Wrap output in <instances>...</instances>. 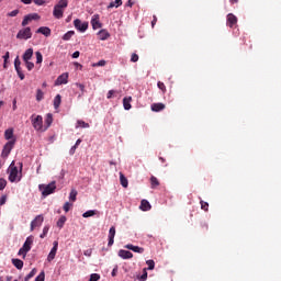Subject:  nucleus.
I'll list each match as a JSON object with an SVG mask.
<instances>
[{
  "mask_svg": "<svg viewBox=\"0 0 281 281\" xmlns=\"http://www.w3.org/2000/svg\"><path fill=\"white\" fill-rule=\"evenodd\" d=\"M9 181L11 183H19L23 178V162H20V168L14 165V161L11 162L8 169Z\"/></svg>",
  "mask_w": 281,
  "mask_h": 281,
  "instance_id": "f257e3e1",
  "label": "nucleus"
},
{
  "mask_svg": "<svg viewBox=\"0 0 281 281\" xmlns=\"http://www.w3.org/2000/svg\"><path fill=\"white\" fill-rule=\"evenodd\" d=\"M69 5L68 0H59L57 4H55L53 10V16L55 19H63L65 14V9Z\"/></svg>",
  "mask_w": 281,
  "mask_h": 281,
  "instance_id": "f03ea898",
  "label": "nucleus"
},
{
  "mask_svg": "<svg viewBox=\"0 0 281 281\" xmlns=\"http://www.w3.org/2000/svg\"><path fill=\"white\" fill-rule=\"evenodd\" d=\"M38 190L42 192L44 198L49 196V194H54L56 192V181H52L48 184H40Z\"/></svg>",
  "mask_w": 281,
  "mask_h": 281,
  "instance_id": "7ed1b4c3",
  "label": "nucleus"
},
{
  "mask_svg": "<svg viewBox=\"0 0 281 281\" xmlns=\"http://www.w3.org/2000/svg\"><path fill=\"white\" fill-rule=\"evenodd\" d=\"M34 243V237L33 236H29L25 240V243L23 244L22 248H20L19 250V256H23V258H25V256H27V252L32 249V245Z\"/></svg>",
  "mask_w": 281,
  "mask_h": 281,
  "instance_id": "20e7f679",
  "label": "nucleus"
},
{
  "mask_svg": "<svg viewBox=\"0 0 281 281\" xmlns=\"http://www.w3.org/2000/svg\"><path fill=\"white\" fill-rule=\"evenodd\" d=\"M31 122L35 131H43V116L33 114L31 116Z\"/></svg>",
  "mask_w": 281,
  "mask_h": 281,
  "instance_id": "39448f33",
  "label": "nucleus"
},
{
  "mask_svg": "<svg viewBox=\"0 0 281 281\" xmlns=\"http://www.w3.org/2000/svg\"><path fill=\"white\" fill-rule=\"evenodd\" d=\"M16 38L20 41H27L29 38H32V29L24 27L20 30L16 34Z\"/></svg>",
  "mask_w": 281,
  "mask_h": 281,
  "instance_id": "423d86ee",
  "label": "nucleus"
},
{
  "mask_svg": "<svg viewBox=\"0 0 281 281\" xmlns=\"http://www.w3.org/2000/svg\"><path fill=\"white\" fill-rule=\"evenodd\" d=\"M14 144H16V139L9 140L2 150L1 157L5 158L10 153H12V148H14Z\"/></svg>",
  "mask_w": 281,
  "mask_h": 281,
  "instance_id": "0eeeda50",
  "label": "nucleus"
},
{
  "mask_svg": "<svg viewBox=\"0 0 281 281\" xmlns=\"http://www.w3.org/2000/svg\"><path fill=\"white\" fill-rule=\"evenodd\" d=\"M44 221H45V217L43 215L35 216V218L31 222V232H34L36 227H41Z\"/></svg>",
  "mask_w": 281,
  "mask_h": 281,
  "instance_id": "6e6552de",
  "label": "nucleus"
},
{
  "mask_svg": "<svg viewBox=\"0 0 281 281\" xmlns=\"http://www.w3.org/2000/svg\"><path fill=\"white\" fill-rule=\"evenodd\" d=\"M74 25H75L76 30H78L79 32H87V30L89 29V23L81 22L79 19H76L74 21Z\"/></svg>",
  "mask_w": 281,
  "mask_h": 281,
  "instance_id": "1a4fd4ad",
  "label": "nucleus"
},
{
  "mask_svg": "<svg viewBox=\"0 0 281 281\" xmlns=\"http://www.w3.org/2000/svg\"><path fill=\"white\" fill-rule=\"evenodd\" d=\"M69 82V74H61L55 81V87H60V85H67Z\"/></svg>",
  "mask_w": 281,
  "mask_h": 281,
  "instance_id": "9d476101",
  "label": "nucleus"
},
{
  "mask_svg": "<svg viewBox=\"0 0 281 281\" xmlns=\"http://www.w3.org/2000/svg\"><path fill=\"white\" fill-rule=\"evenodd\" d=\"M58 251V241L53 243V248L50 249L48 256H47V262H52L54 258H56V254Z\"/></svg>",
  "mask_w": 281,
  "mask_h": 281,
  "instance_id": "9b49d317",
  "label": "nucleus"
},
{
  "mask_svg": "<svg viewBox=\"0 0 281 281\" xmlns=\"http://www.w3.org/2000/svg\"><path fill=\"white\" fill-rule=\"evenodd\" d=\"M91 25L93 30H100V27H102V22H100V14L92 15Z\"/></svg>",
  "mask_w": 281,
  "mask_h": 281,
  "instance_id": "f8f14e48",
  "label": "nucleus"
},
{
  "mask_svg": "<svg viewBox=\"0 0 281 281\" xmlns=\"http://www.w3.org/2000/svg\"><path fill=\"white\" fill-rule=\"evenodd\" d=\"M119 256L123 260H131V258H133V252H131L128 250L121 249V250H119Z\"/></svg>",
  "mask_w": 281,
  "mask_h": 281,
  "instance_id": "ddd939ff",
  "label": "nucleus"
},
{
  "mask_svg": "<svg viewBox=\"0 0 281 281\" xmlns=\"http://www.w3.org/2000/svg\"><path fill=\"white\" fill-rule=\"evenodd\" d=\"M125 249H130V251H134L135 254H144V248L139 246H133V244L125 245Z\"/></svg>",
  "mask_w": 281,
  "mask_h": 281,
  "instance_id": "4468645a",
  "label": "nucleus"
},
{
  "mask_svg": "<svg viewBox=\"0 0 281 281\" xmlns=\"http://www.w3.org/2000/svg\"><path fill=\"white\" fill-rule=\"evenodd\" d=\"M114 238H115V226H112L109 231V243H108L109 247L113 246V243H115Z\"/></svg>",
  "mask_w": 281,
  "mask_h": 281,
  "instance_id": "2eb2a0df",
  "label": "nucleus"
},
{
  "mask_svg": "<svg viewBox=\"0 0 281 281\" xmlns=\"http://www.w3.org/2000/svg\"><path fill=\"white\" fill-rule=\"evenodd\" d=\"M37 34H43V36H52V30L47 26H41L36 31Z\"/></svg>",
  "mask_w": 281,
  "mask_h": 281,
  "instance_id": "dca6fc26",
  "label": "nucleus"
},
{
  "mask_svg": "<svg viewBox=\"0 0 281 281\" xmlns=\"http://www.w3.org/2000/svg\"><path fill=\"white\" fill-rule=\"evenodd\" d=\"M98 36L100 41H106L111 36V34L105 29H102L98 32Z\"/></svg>",
  "mask_w": 281,
  "mask_h": 281,
  "instance_id": "f3484780",
  "label": "nucleus"
},
{
  "mask_svg": "<svg viewBox=\"0 0 281 281\" xmlns=\"http://www.w3.org/2000/svg\"><path fill=\"white\" fill-rule=\"evenodd\" d=\"M32 56H34V49H32V48L26 49L23 55L24 63L32 60Z\"/></svg>",
  "mask_w": 281,
  "mask_h": 281,
  "instance_id": "a211bd4d",
  "label": "nucleus"
},
{
  "mask_svg": "<svg viewBox=\"0 0 281 281\" xmlns=\"http://www.w3.org/2000/svg\"><path fill=\"white\" fill-rule=\"evenodd\" d=\"M227 23H228L229 27H232V26L236 25V23H238V19L233 13H229L227 15Z\"/></svg>",
  "mask_w": 281,
  "mask_h": 281,
  "instance_id": "6ab92c4d",
  "label": "nucleus"
},
{
  "mask_svg": "<svg viewBox=\"0 0 281 281\" xmlns=\"http://www.w3.org/2000/svg\"><path fill=\"white\" fill-rule=\"evenodd\" d=\"M132 101H133L132 97H126L123 99V106H124L125 111H131V109H132L131 102Z\"/></svg>",
  "mask_w": 281,
  "mask_h": 281,
  "instance_id": "aec40b11",
  "label": "nucleus"
},
{
  "mask_svg": "<svg viewBox=\"0 0 281 281\" xmlns=\"http://www.w3.org/2000/svg\"><path fill=\"white\" fill-rule=\"evenodd\" d=\"M166 109V105L164 103H154L151 104V111L155 113H159V111H164Z\"/></svg>",
  "mask_w": 281,
  "mask_h": 281,
  "instance_id": "412c9836",
  "label": "nucleus"
},
{
  "mask_svg": "<svg viewBox=\"0 0 281 281\" xmlns=\"http://www.w3.org/2000/svg\"><path fill=\"white\" fill-rule=\"evenodd\" d=\"M4 139H8L9 142H12V139H14V130L8 128L4 132Z\"/></svg>",
  "mask_w": 281,
  "mask_h": 281,
  "instance_id": "4be33fe9",
  "label": "nucleus"
},
{
  "mask_svg": "<svg viewBox=\"0 0 281 281\" xmlns=\"http://www.w3.org/2000/svg\"><path fill=\"white\" fill-rule=\"evenodd\" d=\"M140 210L143 212H148V210H150V202H148V200H142Z\"/></svg>",
  "mask_w": 281,
  "mask_h": 281,
  "instance_id": "5701e85b",
  "label": "nucleus"
},
{
  "mask_svg": "<svg viewBox=\"0 0 281 281\" xmlns=\"http://www.w3.org/2000/svg\"><path fill=\"white\" fill-rule=\"evenodd\" d=\"M98 213V210H89L82 214L83 218H91V216H95Z\"/></svg>",
  "mask_w": 281,
  "mask_h": 281,
  "instance_id": "b1692460",
  "label": "nucleus"
},
{
  "mask_svg": "<svg viewBox=\"0 0 281 281\" xmlns=\"http://www.w3.org/2000/svg\"><path fill=\"white\" fill-rule=\"evenodd\" d=\"M12 265L15 269H23V260L21 259H12Z\"/></svg>",
  "mask_w": 281,
  "mask_h": 281,
  "instance_id": "393cba45",
  "label": "nucleus"
},
{
  "mask_svg": "<svg viewBox=\"0 0 281 281\" xmlns=\"http://www.w3.org/2000/svg\"><path fill=\"white\" fill-rule=\"evenodd\" d=\"M120 181L123 188H128V179L124 177V173L120 172Z\"/></svg>",
  "mask_w": 281,
  "mask_h": 281,
  "instance_id": "a878e982",
  "label": "nucleus"
},
{
  "mask_svg": "<svg viewBox=\"0 0 281 281\" xmlns=\"http://www.w3.org/2000/svg\"><path fill=\"white\" fill-rule=\"evenodd\" d=\"M76 128H89V123L82 120H79L77 121Z\"/></svg>",
  "mask_w": 281,
  "mask_h": 281,
  "instance_id": "bb28decb",
  "label": "nucleus"
},
{
  "mask_svg": "<svg viewBox=\"0 0 281 281\" xmlns=\"http://www.w3.org/2000/svg\"><path fill=\"white\" fill-rule=\"evenodd\" d=\"M77 196H78V191L76 189H71L70 194H69V201L75 203Z\"/></svg>",
  "mask_w": 281,
  "mask_h": 281,
  "instance_id": "cd10ccee",
  "label": "nucleus"
},
{
  "mask_svg": "<svg viewBox=\"0 0 281 281\" xmlns=\"http://www.w3.org/2000/svg\"><path fill=\"white\" fill-rule=\"evenodd\" d=\"M44 98H45V92H43V90H41V89H37L36 90V101L41 102Z\"/></svg>",
  "mask_w": 281,
  "mask_h": 281,
  "instance_id": "c85d7f7f",
  "label": "nucleus"
},
{
  "mask_svg": "<svg viewBox=\"0 0 281 281\" xmlns=\"http://www.w3.org/2000/svg\"><path fill=\"white\" fill-rule=\"evenodd\" d=\"M60 102H63L60 94H57L54 99V109H58L60 106Z\"/></svg>",
  "mask_w": 281,
  "mask_h": 281,
  "instance_id": "c756f323",
  "label": "nucleus"
},
{
  "mask_svg": "<svg viewBox=\"0 0 281 281\" xmlns=\"http://www.w3.org/2000/svg\"><path fill=\"white\" fill-rule=\"evenodd\" d=\"M74 34H76L74 31H68L67 33L64 34L63 41H70Z\"/></svg>",
  "mask_w": 281,
  "mask_h": 281,
  "instance_id": "7c9ffc66",
  "label": "nucleus"
},
{
  "mask_svg": "<svg viewBox=\"0 0 281 281\" xmlns=\"http://www.w3.org/2000/svg\"><path fill=\"white\" fill-rule=\"evenodd\" d=\"M14 67H15V71H21V59H19V56L15 57L14 59Z\"/></svg>",
  "mask_w": 281,
  "mask_h": 281,
  "instance_id": "2f4dec72",
  "label": "nucleus"
},
{
  "mask_svg": "<svg viewBox=\"0 0 281 281\" xmlns=\"http://www.w3.org/2000/svg\"><path fill=\"white\" fill-rule=\"evenodd\" d=\"M120 5H122V0H115L113 2H111L108 8H120Z\"/></svg>",
  "mask_w": 281,
  "mask_h": 281,
  "instance_id": "473e14b6",
  "label": "nucleus"
},
{
  "mask_svg": "<svg viewBox=\"0 0 281 281\" xmlns=\"http://www.w3.org/2000/svg\"><path fill=\"white\" fill-rule=\"evenodd\" d=\"M36 276V268H34L25 278L24 281H30L32 280L33 277Z\"/></svg>",
  "mask_w": 281,
  "mask_h": 281,
  "instance_id": "72a5a7b5",
  "label": "nucleus"
},
{
  "mask_svg": "<svg viewBox=\"0 0 281 281\" xmlns=\"http://www.w3.org/2000/svg\"><path fill=\"white\" fill-rule=\"evenodd\" d=\"M32 23V20L30 19L29 15H25L23 21H22V27H25L26 25H30Z\"/></svg>",
  "mask_w": 281,
  "mask_h": 281,
  "instance_id": "f704fd0d",
  "label": "nucleus"
},
{
  "mask_svg": "<svg viewBox=\"0 0 281 281\" xmlns=\"http://www.w3.org/2000/svg\"><path fill=\"white\" fill-rule=\"evenodd\" d=\"M66 222H67V217L61 216V217L57 221V227H63Z\"/></svg>",
  "mask_w": 281,
  "mask_h": 281,
  "instance_id": "c9c22d12",
  "label": "nucleus"
},
{
  "mask_svg": "<svg viewBox=\"0 0 281 281\" xmlns=\"http://www.w3.org/2000/svg\"><path fill=\"white\" fill-rule=\"evenodd\" d=\"M49 233V226H44L42 234L40 235V238H45L47 234Z\"/></svg>",
  "mask_w": 281,
  "mask_h": 281,
  "instance_id": "e433bc0d",
  "label": "nucleus"
},
{
  "mask_svg": "<svg viewBox=\"0 0 281 281\" xmlns=\"http://www.w3.org/2000/svg\"><path fill=\"white\" fill-rule=\"evenodd\" d=\"M35 56L37 65H41V63H43V54H41V52H36Z\"/></svg>",
  "mask_w": 281,
  "mask_h": 281,
  "instance_id": "4c0bfd02",
  "label": "nucleus"
},
{
  "mask_svg": "<svg viewBox=\"0 0 281 281\" xmlns=\"http://www.w3.org/2000/svg\"><path fill=\"white\" fill-rule=\"evenodd\" d=\"M146 265L148 266L147 269H148L149 271H153V269H155V261H154V260H150V259L147 260V261H146Z\"/></svg>",
  "mask_w": 281,
  "mask_h": 281,
  "instance_id": "58836bf2",
  "label": "nucleus"
},
{
  "mask_svg": "<svg viewBox=\"0 0 281 281\" xmlns=\"http://www.w3.org/2000/svg\"><path fill=\"white\" fill-rule=\"evenodd\" d=\"M45 122L47 124V128H49V126H52V122H54L52 114H47Z\"/></svg>",
  "mask_w": 281,
  "mask_h": 281,
  "instance_id": "ea45409f",
  "label": "nucleus"
},
{
  "mask_svg": "<svg viewBox=\"0 0 281 281\" xmlns=\"http://www.w3.org/2000/svg\"><path fill=\"white\" fill-rule=\"evenodd\" d=\"M106 65V60L101 59L98 63L92 64V67H104Z\"/></svg>",
  "mask_w": 281,
  "mask_h": 281,
  "instance_id": "a19ab883",
  "label": "nucleus"
},
{
  "mask_svg": "<svg viewBox=\"0 0 281 281\" xmlns=\"http://www.w3.org/2000/svg\"><path fill=\"white\" fill-rule=\"evenodd\" d=\"M27 15L31 21H38V19H41V15H38L37 13H31Z\"/></svg>",
  "mask_w": 281,
  "mask_h": 281,
  "instance_id": "79ce46f5",
  "label": "nucleus"
},
{
  "mask_svg": "<svg viewBox=\"0 0 281 281\" xmlns=\"http://www.w3.org/2000/svg\"><path fill=\"white\" fill-rule=\"evenodd\" d=\"M140 281H146L148 280V272L146 271V268L143 270V274L139 277Z\"/></svg>",
  "mask_w": 281,
  "mask_h": 281,
  "instance_id": "37998d69",
  "label": "nucleus"
},
{
  "mask_svg": "<svg viewBox=\"0 0 281 281\" xmlns=\"http://www.w3.org/2000/svg\"><path fill=\"white\" fill-rule=\"evenodd\" d=\"M5 186H8V181H5L3 178H0V190H5Z\"/></svg>",
  "mask_w": 281,
  "mask_h": 281,
  "instance_id": "c03bdc74",
  "label": "nucleus"
},
{
  "mask_svg": "<svg viewBox=\"0 0 281 281\" xmlns=\"http://www.w3.org/2000/svg\"><path fill=\"white\" fill-rule=\"evenodd\" d=\"M151 181V188H156V186H159V180L155 178L154 176L150 178Z\"/></svg>",
  "mask_w": 281,
  "mask_h": 281,
  "instance_id": "a18cd8bd",
  "label": "nucleus"
},
{
  "mask_svg": "<svg viewBox=\"0 0 281 281\" xmlns=\"http://www.w3.org/2000/svg\"><path fill=\"white\" fill-rule=\"evenodd\" d=\"M98 280H100V274L98 273L90 274L89 281H98Z\"/></svg>",
  "mask_w": 281,
  "mask_h": 281,
  "instance_id": "49530a36",
  "label": "nucleus"
},
{
  "mask_svg": "<svg viewBox=\"0 0 281 281\" xmlns=\"http://www.w3.org/2000/svg\"><path fill=\"white\" fill-rule=\"evenodd\" d=\"M35 281H45V272H41L36 278Z\"/></svg>",
  "mask_w": 281,
  "mask_h": 281,
  "instance_id": "de8ad7c7",
  "label": "nucleus"
},
{
  "mask_svg": "<svg viewBox=\"0 0 281 281\" xmlns=\"http://www.w3.org/2000/svg\"><path fill=\"white\" fill-rule=\"evenodd\" d=\"M74 204L69 203V202H66L64 204V212H69V210H71Z\"/></svg>",
  "mask_w": 281,
  "mask_h": 281,
  "instance_id": "09e8293b",
  "label": "nucleus"
},
{
  "mask_svg": "<svg viewBox=\"0 0 281 281\" xmlns=\"http://www.w3.org/2000/svg\"><path fill=\"white\" fill-rule=\"evenodd\" d=\"M200 203H201V209L207 212V207H210V204L205 201H201Z\"/></svg>",
  "mask_w": 281,
  "mask_h": 281,
  "instance_id": "8fccbe9b",
  "label": "nucleus"
},
{
  "mask_svg": "<svg viewBox=\"0 0 281 281\" xmlns=\"http://www.w3.org/2000/svg\"><path fill=\"white\" fill-rule=\"evenodd\" d=\"M158 89H160V91H162V93H166V85H164V82L158 81Z\"/></svg>",
  "mask_w": 281,
  "mask_h": 281,
  "instance_id": "3c124183",
  "label": "nucleus"
},
{
  "mask_svg": "<svg viewBox=\"0 0 281 281\" xmlns=\"http://www.w3.org/2000/svg\"><path fill=\"white\" fill-rule=\"evenodd\" d=\"M25 65H26V69H29V71H32V69H34V63L25 61Z\"/></svg>",
  "mask_w": 281,
  "mask_h": 281,
  "instance_id": "603ef678",
  "label": "nucleus"
},
{
  "mask_svg": "<svg viewBox=\"0 0 281 281\" xmlns=\"http://www.w3.org/2000/svg\"><path fill=\"white\" fill-rule=\"evenodd\" d=\"M137 60H139V56L137 54H132L131 61L137 63Z\"/></svg>",
  "mask_w": 281,
  "mask_h": 281,
  "instance_id": "864d4df0",
  "label": "nucleus"
},
{
  "mask_svg": "<svg viewBox=\"0 0 281 281\" xmlns=\"http://www.w3.org/2000/svg\"><path fill=\"white\" fill-rule=\"evenodd\" d=\"M91 254H93L92 249H87L83 251V256H87V258H91Z\"/></svg>",
  "mask_w": 281,
  "mask_h": 281,
  "instance_id": "5fc2aeb1",
  "label": "nucleus"
},
{
  "mask_svg": "<svg viewBox=\"0 0 281 281\" xmlns=\"http://www.w3.org/2000/svg\"><path fill=\"white\" fill-rule=\"evenodd\" d=\"M16 74H18L20 80H25V75L23 74V70H16Z\"/></svg>",
  "mask_w": 281,
  "mask_h": 281,
  "instance_id": "6e6d98bb",
  "label": "nucleus"
},
{
  "mask_svg": "<svg viewBox=\"0 0 281 281\" xmlns=\"http://www.w3.org/2000/svg\"><path fill=\"white\" fill-rule=\"evenodd\" d=\"M35 5H45V0H33Z\"/></svg>",
  "mask_w": 281,
  "mask_h": 281,
  "instance_id": "4d7b16f0",
  "label": "nucleus"
},
{
  "mask_svg": "<svg viewBox=\"0 0 281 281\" xmlns=\"http://www.w3.org/2000/svg\"><path fill=\"white\" fill-rule=\"evenodd\" d=\"M115 93V90H110L109 92H108V95H106V98H108V100H111V98H113V94Z\"/></svg>",
  "mask_w": 281,
  "mask_h": 281,
  "instance_id": "13d9d810",
  "label": "nucleus"
},
{
  "mask_svg": "<svg viewBox=\"0 0 281 281\" xmlns=\"http://www.w3.org/2000/svg\"><path fill=\"white\" fill-rule=\"evenodd\" d=\"M19 14V10H13L10 13H8V16H16Z\"/></svg>",
  "mask_w": 281,
  "mask_h": 281,
  "instance_id": "bf43d9fd",
  "label": "nucleus"
},
{
  "mask_svg": "<svg viewBox=\"0 0 281 281\" xmlns=\"http://www.w3.org/2000/svg\"><path fill=\"white\" fill-rule=\"evenodd\" d=\"M117 276V266H115L112 270V277L115 278Z\"/></svg>",
  "mask_w": 281,
  "mask_h": 281,
  "instance_id": "052dcab7",
  "label": "nucleus"
},
{
  "mask_svg": "<svg viewBox=\"0 0 281 281\" xmlns=\"http://www.w3.org/2000/svg\"><path fill=\"white\" fill-rule=\"evenodd\" d=\"M72 58H80V52L76 50V52L72 54Z\"/></svg>",
  "mask_w": 281,
  "mask_h": 281,
  "instance_id": "680f3d73",
  "label": "nucleus"
},
{
  "mask_svg": "<svg viewBox=\"0 0 281 281\" xmlns=\"http://www.w3.org/2000/svg\"><path fill=\"white\" fill-rule=\"evenodd\" d=\"M10 59V52H7L4 55H3V60H9Z\"/></svg>",
  "mask_w": 281,
  "mask_h": 281,
  "instance_id": "e2e57ef3",
  "label": "nucleus"
},
{
  "mask_svg": "<svg viewBox=\"0 0 281 281\" xmlns=\"http://www.w3.org/2000/svg\"><path fill=\"white\" fill-rule=\"evenodd\" d=\"M156 23H157V15H154V20L151 21V27H155Z\"/></svg>",
  "mask_w": 281,
  "mask_h": 281,
  "instance_id": "0e129e2a",
  "label": "nucleus"
},
{
  "mask_svg": "<svg viewBox=\"0 0 281 281\" xmlns=\"http://www.w3.org/2000/svg\"><path fill=\"white\" fill-rule=\"evenodd\" d=\"M0 205H5V196H2V198L0 199Z\"/></svg>",
  "mask_w": 281,
  "mask_h": 281,
  "instance_id": "69168bd1",
  "label": "nucleus"
},
{
  "mask_svg": "<svg viewBox=\"0 0 281 281\" xmlns=\"http://www.w3.org/2000/svg\"><path fill=\"white\" fill-rule=\"evenodd\" d=\"M76 148H78V147H76V145H74V146L70 148V155H74V153H76Z\"/></svg>",
  "mask_w": 281,
  "mask_h": 281,
  "instance_id": "338daca9",
  "label": "nucleus"
},
{
  "mask_svg": "<svg viewBox=\"0 0 281 281\" xmlns=\"http://www.w3.org/2000/svg\"><path fill=\"white\" fill-rule=\"evenodd\" d=\"M22 3H24L25 5H30V3H32V0H21Z\"/></svg>",
  "mask_w": 281,
  "mask_h": 281,
  "instance_id": "774afa93",
  "label": "nucleus"
}]
</instances>
